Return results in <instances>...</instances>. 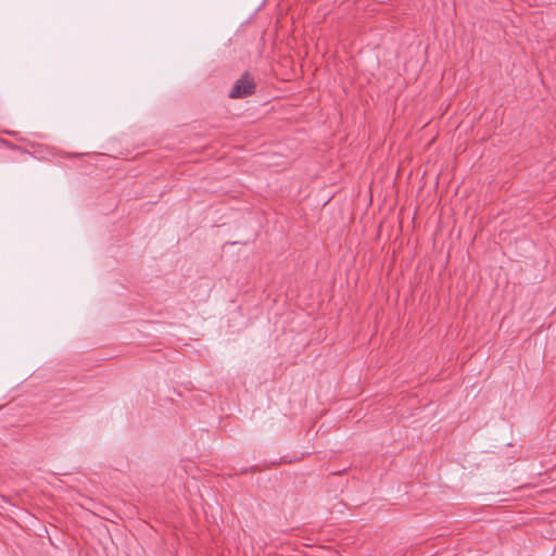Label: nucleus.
<instances>
[{
  "mask_svg": "<svg viewBox=\"0 0 556 556\" xmlns=\"http://www.w3.org/2000/svg\"><path fill=\"white\" fill-rule=\"evenodd\" d=\"M255 83L248 73H244L232 86L229 91V98L239 99L254 93Z\"/></svg>",
  "mask_w": 556,
  "mask_h": 556,
  "instance_id": "obj_1",
  "label": "nucleus"
},
{
  "mask_svg": "<svg viewBox=\"0 0 556 556\" xmlns=\"http://www.w3.org/2000/svg\"><path fill=\"white\" fill-rule=\"evenodd\" d=\"M249 471H254V468L253 467H250ZM242 472H248V469L243 470Z\"/></svg>",
  "mask_w": 556,
  "mask_h": 556,
  "instance_id": "obj_2",
  "label": "nucleus"
}]
</instances>
